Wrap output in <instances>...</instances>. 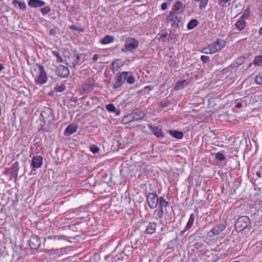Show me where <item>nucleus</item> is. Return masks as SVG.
Returning <instances> with one entry per match:
<instances>
[{
	"label": "nucleus",
	"mask_w": 262,
	"mask_h": 262,
	"mask_svg": "<svg viewBox=\"0 0 262 262\" xmlns=\"http://www.w3.org/2000/svg\"><path fill=\"white\" fill-rule=\"evenodd\" d=\"M139 45V41L135 38L127 37L125 40V45L121 51L123 53L127 52H133L136 50Z\"/></svg>",
	"instance_id": "f257e3e1"
},
{
	"label": "nucleus",
	"mask_w": 262,
	"mask_h": 262,
	"mask_svg": "<svg viewBox=\"0 0 262 262\" xmlns=\"http://www.w3.org/2000/svg\"><path fill=\"white\" fill-rule=\"evenodd\" d=\"M248 15L244 13L240 17L239 20L236 21L235 24V28L239 31L244 30L246 27L245 19L247 18Z\"/></svg>",
	"instance_id": "ddd939ff"
},
{
	"label": "nucleus",
	"mask_w": 262,
	"mask_h": 262,
	"mask_svg": "<svg viewBox=\"0 0 262 262\" xmlns=\"http://www.w3.org/2000/svg\"><path fill=\"white\" fill-rule=\"evenodd\" d=\"M42 158L40 156L33 157L32 160L31 166L35 168H39L42 165Z\"/></svg>",
	"instance_id": "2eb2a0df"
},
{
	"label": "nucleus",
	"mask_w": 262,
	"mask_h": 262,
	"mask_svg": "<svg viewBox=\"0 0 262 262\" xmlns=\"http://www.w3.org/2000/svg\"><path fill=\"white\" fill-rule=\"evenodd\" d=\"M250 223V220L248 216H241L238 217L235 224V228L237 231H241L247 228Z\"/></svg>",
	"instance_id": "7ed1b4c3"
},
{
	"label": "nucleus",
	"mask_w": 262,
	"mask_h": 262,
	"mask_svg": "<svg viewBox=\"0 0 262 262\" xmlns=\"http://www.w3.org/2000/svg\"><path fill=\"white\" fill-rule=\"evenodd\" d=\"M126 74H127L126 72H123L120 74H118L116 76V77H115L116 82L113 86V88L114 89H117V88L120 87L123 85V84L124 83V81L123 79V76Z\"/></svg>",
	"instance_id": "4468645a"
},
{
	"label": "nucleus",
	"mask_w": 262,
	"mask_h": 262,
	"mask_svg": "<svg viewBox=\"0 0 262 262\" xmlns=\"http://www.w3.org/2000/svg\"><path fill=\"white\" fill-rule=\"evenodd\" d=\"M126 81L129 84H133L135 82V78L132 75L130 74L129 76L127 77Z\"/></svg>",
	"instance_id": "37998d69"
},
{
	"label": "nucleus",
	"mask_w": 262,
	"mask_h": 262,
	"mask_svg": "<svg viewBox=\"0 0 262 262\" xmlns=\"http://www.w3.org/2000/svg\"><path fill=\"white\" fill-rule=\"evenodd\" d=\"M253 63L257 67L262 66V55H258L254 57Z\"/></svg>",
	"instance_id": "cd10ccee"
},
{
	"label": "nucleus",
	"mask_w": 262,
	"mask_h": 262,
	"mask_svg": "<svg viewBox=\"0 0 262 262\" xmlns=\"http://www.w3.org/2000/svg\"><path fill=\"white\" fill-rule=\"evenodd\" d=\"M114 40V37L113 36L106 35L104 38L101 40V43L102 45H106L113 42Z\"/></svg>",
	"instance_id": "a878e982"
},
{
	"label": "nucleus",
	"mask_w": 262,
	"mask_h": 262,
	"mask_svg": "<svg viewBox=\"0 0 262 262\" xmlns=\"http://www.w3.org/2000/svg\"><path fill=\"white\" fill-rule=\"evenodd\" d=\"M145 89H148L149 90H152V88L150 86H147L145 88Z\"/></svg>",
	"instance_id": "4d7b16f0"
},
{
	"label": "nucleus",
	"mask_w": 262,
	"mask_h": 262,
	"mask_svg": "<svg viewBox=\"0 0 262 262\" xmlns=\"http://www.w3.org/2000/svg\"><path fill=\"white\" fill-rule=\"evenodd\" d=\"M37 67L39 71V74L36 79L35 82L39 85H42L47 81L48 77L43 66L37 64Z\"/></svg>",
	"instance_id": "423d86ee"
},
{
	"label": "nucleus",
	"mask_w": 262,
	"mask_h": 262,
	"mask_svg": "<svg viewBox=\"0 0 262 262\" xmlns=\"http://www.w3.org/2000/svg\"><path fill=\"white\" fill-rule=\"evenodd\" d=\"M260 9L262 11V0H261V5Z\"/></svg>",
	"instance_id": "e2e57ef3"
},
{
	"label": "nucleus",
	"mask_w": 262,
	"mask_h": 262,
	"mask_svg": "<svg viewBox=\"0 0 262 262\" xmlns=\"http://www.w3.org/2000/svg\"><path fill=\"white\" fill-rule=\"evenodd\" d=\"M123 251L128 257L129 256L133 253V246L126 245L124 248Z\"/></svg>",
	"instance_id": "c85d7f7f"
},
{
	"label": "nucleus",
	"mask_w": 262,
	"mask_h": 262,
	"mask_svg": "<svg viewBox=\"0 0 262 262\" xmlns=\"http://www.w3.org/2000/svg\"><path fill=\"white\" fill-rule=\"evenodd\" d=\"M242 106V104L240 102H238L236 104V107L237 108H241Z\"/></svg>",
	"instance_id": "3c124183"
},
{
	"label": "nucleus",
	"mask_w": 262,
	"mask_h": 262,
	"mask_svg": "<svg viewBox=\"0 0 262 262\" xmlns=\"http://www.w3.org/2000/svg\"><path fill=\"white\" fill-rule=\"evenodd\" d=\"M46 3L42 0H29L28 5L31 8L41 7L45 5Z\"/></svg>",
	"instance_id": "dca6fc26"
},
{
	"label": "nucleus",
	"mask_w": 262,
	"mask_h": 262,
	"mask_svg": "<svg viewBox=\"0 0 262 262\" xmlns=\"http://www.w3.org/2000/svg\"><path fill=\"white\" fill-rule=\"evenodd\" d=\"M77 126L74 124H71L68 125L64 131V134L65 136H69L77 130Z\"/></svg>",
	"instance_id": "f3484780"
},
{
	"label": "nucleus",
	"mask_w": 262,
	"mask_h": 262,
	"mask_svg": "<svg viewBox=\"0 0 262 262\" xmlns=\"http://www.w3.org/2000/svg\"><path fill=\"white\" fill-rule=\"evenodd\" d=\"M245 60V57L243 56H241L238 57L236 60L232 63L230 67L232 68H234L236 67H238V66L242 65Z\"/></svg>",
	"instance_id": "4be33fe9"
},
{
	"label": "nucleus",
	"mask_w": 262,
	"mask_h": 262,
	"mask_svg": "<svg viewBox=\"0 0 262 262\" xmlns=\"http://www.w3.org/2000/svg\"><path fill=\"white\" fill-rule=\"evenodd\" d=\"M130 74L129 73V72H127V74L124 75L123 77V79L124 80V81H125V80H127V77L129 76V75H130Z\"/></svg>",
	"instance_id": "8fccbe9b"
},
{
	"label": "nucleus",
	"mask_w": 262,
	"mask_h": 262,
	"mask_svg": "<svg viewBox=\"0 0 262 262\" xmlns=\"http://www.w3.org/2000/svg\"><path fill=\"white\" fill-rule=\"evenodd\" d=\"M215 158L220 161H223L225 159V156L221 152H217L215 154Z\"/></svg>",
	"instance_id": "58836bf2"
},
{
	"label": "nucleus",
	"mask_w": 262,
	"mask_h": 262,
	"mask_svg": "<svg viewBox=\"0 0 262 262\" xmlns=\"http://www.w3.org/2000/svg\"><path fill=\"white\" fill-rule=\"evenodd\" d=\"M251 65H252V63L250 64L249 67H251Z\"/></svg>",
	"instance_id": "69168bd1"
},
{
	"label": "nucleus",
	"mask_w": 262,
	"mask_h": 262,
	"mask_svg": "<svg viewBox=\"0 0 262 262\" xmlns=\"http://www.w3.org/2000/svg\"><path fill=\"white\" fill-rule=\"evenodd\" d=\"M226 227L225 224H219L214 226L207 234L208 238L210 241L214 239V236L219 235L225 229Z\"/></svg>",
	"instance_id": "39448f33"
},
{
	"label": "nucleus",
	"mask_w": 262,
	"mask_h": 262,
	"mask_svg": "<svg viewBox=\"0 0 262 262\" xmlns=\"http://www.w3.org/2000/svg\"><path fill=\"white\" fill-rule=\"evenodd\" d=\"M55 73L58 76L62 78H66L70 74L69 69L63 65L58 66L56 69Z\"/></svg>",
	"instance_id": "1a4fd4ad"
},
{
	"label": "nucleus",
	"mask_w": 262,
	"mask_h": 262,
	"mask_svg": "<svg viewBox=\"0 0 262 262\" xmlns=\"http://www.w3.org/2000/svg\"><path fill=\"white\" fill-rule=\"evenodd\" d=\"M40 12L43 16L48 14L51 11V8L50 6H47L40 9Z\"/></svg>",
	"instance_id": "2f4dec72"
},
{
	"label": "nucleus",
	"mask_w": 262,
	"mask_h": 262,
	"mask_svg": "<svg viewBox=\"0 0 262 262\" xmlns=\"http://www.w3.org/2000/svg\"><path fill=\"white\" fill-rule=\"evenodd\" d=\"M12 4L15 6H16L17 5H18V8L21 10H25L26 9V5L25 3L23 1L13 0L12 1Z\"/></svg>",
	"instance_id": "393cba45"
},
{
	"label": "nucleus",
	"mask_w": 262,
	"mask_h": 262,
	"mask_svg": "<svg viewBox=\"0 0 262 262\" xmlns=\"http://www.w3.org/2000/svg\"><path fill=\"white\" fill-rule=\"evenodd\" d=\"M55 90L57 92H62L66 90V86L64 84H61L60 85H57Z\"/></svg>",
	"instance_id": "4c0bfd02"
},
{
	"label": "nucleus",
	"mask_w": 262,
	"mask_h": 262,
	"mask_svg": "<svg viewBox=\"0 0 262 262\" xmlns=\"http://www.w3.org/2000/svg\"><path fill=\"white\" fill-rule=\"evenodd\" d=\"M41 116L44 120H47V121H52L54 120V118L53 111L49 107L46 108L41 112Z\"/></svg>",
	"instance_id": "f8f14e48"
},
{
	"label": "nucleus",
	"mask_w": 262,
	"mask_h": 262,
	"mask_svg": "<svg viewBox=\"0 0 262 262\" xmlns=\"http://www.w3.org/2000/svg\"><path fill=\"white\" fill-rule=\"evenodd\" d=\"M161 8L162 10H166L167 8V4L166 3H163L161 5Z\"/></svg>",
	"instance_id": "de8ad7c7"
},
{
	"label": "nucleus",
	"mask_w": 262,
	"mask_h": 262,
	"mask_svg": "<svg viewBox=\"0 0 262 262\" xmlns=\"http://www.w3.org/2000/svg\"><path fill=\"white\" fill-rule=\"evenodd\" d=\"M62 238L60 236H59V235H49L48 236H47V237L46 238H45V241L46 239H62Z\"/></svg>",
	"instance_id": "79ce46f5"
},
{
	"label": "nucleus",
	"mask_w": 262,
	"mask_h": 262,
	"mask_svg": "<svg viewBox=\"0 0 262 262\" xmlns=\"http://www.w3.org/2000/svg\"><path fill=\"white\" fill-rule=\"evenodd\" d=\"M146 200L149 207L151 209L156 208L159 204L160 198H158L156 193H149L146 196Z\"/></svg>",
	"instance_id": "6e6552de"
},
{
	"label": "nucleus",
	"mask_w": 262,
	"mask_h": 262,
	"mask_svg": "<svg viewBox=\"0 0 262 262\" xmlns=\"http://www.w3.org/2000/svg\"><path fill=\"white\" fill-rule=\"evenodd\" d=\"M187 82L186 80H183L178 81L176 85L174 86V89L176 90H179L180 89H182L184 88V84H187Z\"/></svg>",
	"instance_id": "7c9ffc66"
},
{
	"label": "nucleus",
	"mask_w": 262,
	"mask_h": 262,
	"mask_svg": "<svg viewBox=\"0 0 262 262\" xmlns=\"http://www.w3.org/2000/svg\"><path fill=\"white\" fill-rule=\"evenodd\" d=\"M167 23H170L171 27L178 28L179 27L180 23L181 22L182 17L179 16L178 14L169 12L166 17Z\"/></svg>",
	"instance_id": "20e7f679"
},
{
	"label": "nucleus",
	"mask_w": 262,
	"mask_h": 262,
	"mask_svg": "<svg viewBox=\"0 0 262 262\" xmlns=\"http://www.w3.org/2000/svg\"><path fill=\"white\" fill-rule=\"evenodd\" d=\"M230 0H219L218 3L220 6L224 7L225 6L226 4Z\"/></svg>",
	"instance_id": "a18cd8bd"
},
{
	"label": "nucleus",
	"mask_w": 262,
	"mask_h": 262,
	"mask_svg": "<svg viewBox=\"0 0 262 262\" xmlns=\"http://www.w3.org/2000/svg\"><path fill=\"white\" fill-rule=\"evenodd\" d=\"M186 230H187V229H186V228H185V230H184L182 231L181 232V233H180L181 235H183V234L184 233V232H185V231H186Z\"/></svg>",
	"instance_id": "052dcab7"
},
{
	"label": "nucleus",
	"mask_w": 262,
	"mask_h": 262,
	"mask_svg": "<svg viewBox=\"0 0 262 262\" xmlns=\"http://www.w3.org/2000/svg\"><path fill=\"white\" fill-rule=\"evenodd\" d=\"M29 244L31 249L37 250L41 245V241L37 236L33 235L29 240Z\"/></svg>",
	"instance_id": "9b49d317"
},
{
	"label": "nucleus",
	"mask_w": 262,
	"mask_h": 262,
	"mask_svg": "<svg viewBox=\"0 0 262 262\" xmlns=\"http://www.w3.org/2000/svg\"><path fill=\"white\" fill-rule=\"evenodd\" d=\"M178 236H177L175 237V238H174V239H173L172 242H177V241H178Z\"/></svg>",
	"instance_id": "680f3d73"
},
{
	"label": "nucleus",
	"mask_w": 262,
	"mask_h": 262,
	"mask_svg": "<svg viewBox=\"0 0 262 262\" xmlns=\"http://www.w3.org/2000/svg\"><path fill=\"white\" fill-rule=\"evenodd\" d=\"M117 259L119 260H122L125 259H127L128 256L125 253L124 251H123L119 254L116 255Z\"/></svg>",
	"instance_id": "72a5a7b5"
},
{
	"label": "nucleus",
	"mask_w": 262,
	"mask_h": 262,
	"mask_svg": "<svg viewBox=\"0 0 262 262\" xmlns=\"http://www.w3.org/2000/svg\"><path fill=\"white\" fill-rule=\"evenodd\" d=\"M106 109L107 111L111 113H114L116 116H118L120 114V110L117 109L114 104L112 103L108 104L106 105Z\"/></svg>",
	"instance_id": "5701e85b"
},
{
	"label": "nucleus",
	"mask_w": 262,
	"mask_h": 262,
	"mask_svg": "<svg viewBox=\"0 0 262 262\" xmlns=\"http://www.w3.org/2000/svg\"><path fill=\"white\" fill-rule=\"evenodd\" d=\"M169 134L171 135L172 137L178 139H181L183 138L184 136L183 133L180 131L175 130H169Z\"/></svg>",
	"instance_id": "b1692460"
},
{
	"label": "nucleus",
	"mask_w": 262,
	"mask_h": 262,
	"mask_svg": "<svg viewBox=\"0 0 262 262\" xmlns=\"http://www.w3.org/2000/svg\"><path fill=\"white\" fill-rule=\"evenodd\" d=\"M95 81L93 78H88L82 84V90L85 93L91 92L94 86Z\"/></svg>",
	"instance_id": "9d476101"
},
{
	"label": "nucleus",
	"mask_w": 262,
	"mask_h": 262,
	"mask_svg": "<svg viewBox=\"0 0 262 262\" xmlns=\"http://www.w3.org/2000/svg\"><path fill=\"white\" fill-rule=\"evenodd\" d=\"M52 54H53V55L55 56L59 60L60 62H63V60L62 58V57L60 56L59 53L57 51H52Z\"/></svg>",
	"instance_id": "ea45409f"
},
{
	"label": "nucleus",
	"mask_w": 262,
	"mask_h": 262,
	"mask_svg": "<svg viewBox=\"0 0 262 262\" xmlns=\"http://www.w3.org/2000/svg\"><path fill=\"white\" fill-rule=\"evenodd\" d=\"M256 175L258 177H259V178H260V177H261V173H260V171H257V172H256Z\"/></svg>",
	"instance_id": "864d4df0"
},
{
	"label": "nucleus",
	"mask_w": 262,
	"mask_h": 262,
	"mask_svg": "<svg viewBox=\"0 0 262 262\" xmlns=\"http://www.w3.org/2000/svg\"><path fill=\"white\" fill-rule=\"evenodd\" d=\"M161 37L162 38H166L167 37V34L165 33H162Z\"/></svg>",
	"instance_id": "5fc2aeb1"
},
{
	"label": "nucleus",
	"mask_w": 262,
	"mask_h": 262,
	"mask_svg": "<svg viewBox=\"0 0 262 262\" xmlns=\"http://www.w3.org/2000/svg\"><path fill=\"white\" fill-rule=\"evenodd\" d=\"M183 5V4L181 2H176L173 5L171 11L169 12L179 14L180 12H178V11L182 7Z\"/></svg>",
	"instance_id": "412c9836"
},
{
	"label": "nucleus",
	"mask_w": 262,
	"mask_h": 262,
	"mask_svg": "<svg viewBox=\"0 0 262 262\" xmlns=\"http://www.w3.org/2000/svg\"><path fill=\"white\" fill-rule=\"evenodd\" d=\"M194 221V214H191L190 215L189 220H188V222L187 223V225L186 226V229H190L192 227V225L193 224Z\"/></svg>",
	"instance_id": "c756f323"
},
{
	"label": "nucleus",
	"mask_w": 262,
	"mask_h": 262,
	"mask_svg": "<svg viewBox=\"0 0 262 262\" xmlns=\"http://www.w3.org/2000/svg\"><path fill=\"white\" fill-rule=\"evenodd\" d=\"M15 164H17V165H18V163H17V162H16V163H15L14 164V165H15Z\"/></svg>",
	"instance_id": "0e129e2a"
},
{
	"label": "nucleus",
	"mask_w": 262,
	"mask_h": 262,
	"mask_svg": "<svg viewBox=\"0 0 262 262\" xmlns=\"http://www.w3.org/2000/svg\"><path fill=\"white\" fill-rule=\"evenodd\" d=\"M55 30L54 29H51L50 31V35H55Z\"/></svg>",
	"instance_id": "603ef678"
},
{
	"label": "nucleus",
	"mask_w": 262,
	"mask_h": 262,
	"mask_svg": "<svg viewBox=\"0 0 262 262\" xmlns=\"http://www.w3.org/2000/svg\"><path fill=\"white\" fill-rule=\"evenodd\" d=\"M199 24V21L197 19H191L187 24V28L188 30H192L196 27Z\"/></svg>",
	"instance_id": "bb28decb"
},
{
	"label": "nucleus",
	"mask_w": 262,
	"mask_h": 262,
	"mask_svg": "<svg viewBox=\"0 0 262 262\" xmlns=\"http://www.w3.org/2000/svg\"><path fill=\"white\" fill-rule=\"evenodd\" d=\"M211 48H210V45H209L206 48H203L201 52L206 54H213V52H211Z\"/></svg>",
	"instance_id": "c9c22d12"
},
{
	"label": "nucleus",
	"mask_w": 262,
	"mask_h": 262,
	"mask_svg": "<svg viewBox=\"0 0 262 262\" xmlns=\"http://www.w3.org/2000/svg\"><path fill=\"white\" fill-rule=\"evenodd\" d=\"M258 34L261 35H262V27L259 29L258 31Z\"/></svg>",
	"instance_id": "6e6d98bb"
},
{
	"label": "nucleus",
	"mask_w": 262,
	"mask_h": 262,
	"mask_svg": "<svg viewBox=\"0 0 262 262\" xmlns=\"http://www.w3.org/2000/svg\"><path fill=\"white\" fill-rule=\"evenodd\" d=\"M99 56L98 54H95L93 55V63H95L98 60V59L99 58Z\"/></svg>",
	"instance_id": "49530a36"
},
{
	"label": "nucleus",
	"mask_w": 262,
	"mask_h": 262,
	"mask_svg": "<svg viewBox=\"0 0 262 262\" xmlns=\"http://www.w3.org/2000/svg\"><path fill=\"white\" fill-rule=\"evenodd\" d=\"M226 42L221 39H217L216 41L210 44V48H211V52L215 53L218 51H221L226 46Z\"/></svg>",
	"instance_id": "0eeeda50"
},
{
	"label": "nucleus",
	"mask_w": 262,
	"mask_h": 262,
	"mask_svg": "<svg viewBox=\"0 0 262 262\" xmlns=\"http://www.w3.org/2000/svg\"><path fill=\"white\" fill-rule=\"evenodd\" d=\"M90 150L93 153V154H96L98 152L99 150V148L98 146L93 145L90 146Z\"/></svg>",
	"instance_id": "a19ab883"
},
{
	"label": "nucleus",
	"mask_w": 262,
	"mask_h": 262,
	"mask_svg": "<svg viewBox=\"0 0 262 262\" xmlns=\"http://www.w3.org/2000/svg\"><path fill=\"white\" fill-rule=\"evenodd\" d=\"M208 1L209 0H195V1L200 3L199 7L200 9H203L206 7L208 4Z\"/></svg>",
	"instance_id": "473e14b6"
},
{
	"label": "nucleus",
	"mask_w": 262,
	"mask_h": 262,
	"mask_svg": "<svg viewBox=\"0 0 262 262\" xmlns=\"http://www.w3.org/2000/svg\"><path fill=\"white\" fill-rule=\"evenodd\" d=\"M149 128L151 130L153 134L159 138H164V135L162 133V129L157 126H150Z\"/></svg>",
	"instance_id": "6ab92c4d"
},
{
	"label": "nucleus",
	"mask_w": 262,
	"mask_h": 262,
	"mask_svg": "<svg viewBox=\"0 0 262 262\" xmlns=\"http://www.w3.org/2000/svg\"><path fill=\"white\" fill-rule=\"evenodd\" d=\"M132 114V116L134 120H140L143 119L145 114V113L140 110H136Z\"/></svg>",
	"instance_id": "aec40b11"
},
{
	"label": "nucleus",
	"mask_w": 262,
	"mask_h": 262,
	"mask_svg": "<svg viewBox=\"0 0 262 262\" xmlns=\"http://www.w3.org/2000/svg\"><path fill=\"white\" fill-rule=\"evenodd\" d=\"M79 59H80V56H79V55H77L76 56V60L73 62L74 67L75 66L76 64H77V63H78V62L79 60Z\"/></svg>",
	"instance_id": "09e8293b"
},
{
	"label": "nucleus",
	"mask_w": 262,
	"mask_h": 262,
	"mask_svg": "<svg viewBox=\"0 0 262 262\" xmlns=\"http://www.w3.org/2000/svg\"><path fill=\"white\" fill-rule=\"evenodd\" d=\"M157 228V224L155 222H150L146 227L145 233L148 234H152L155 233Z\"/></svg>",
	"instance_id": "a211bd4d"
},
{
	"label": "nucleus",
	"mask_w": 262,
	"mask_h": 262,
	"mask_svg": "<svg viewBox=\"0 0 262 262\" xmlns=\"http://www.w3.org/2000/svg\"><path fill=\"white\" fill-rule=\"evenodd\" d=\"M122 120L125 123H128V122L134 120L133 116H132V114H128V115H126V116L124 117Z\"/></svg>",
	"instance_id": "f704fd0d"
},
{
	"label": "nucleus",
	"mask_w": 262,
	"mask_h": 262,
	"mask_svg": "<svg viewBox=\"0 0 262 262\" xmlns=\"http://www.w3.org/2000/svg\"><path fill=\"white\" fill-rule=\"evenodd\" d=\"M4 69L3 66L0 63V72Z\"/></svg>",
	"instance_id": "bf43d9fd"
},
{
	"label": "nucleus",
	"mask_w": 262,
	"mask_h": 262,
	"mask_svg": "<svg viewBox=\"0 0 262 262\" xmlns=\"http://www.w3.org/2000/svg\"><path fill=\"white\" fill-rule=\"evenodd\" d=\"M209 57L208 56L202 55L201 56V59L203 63H206L209 60Z\"/></svg>",
	"instance_id": "c03bdc74"
},
{
	"label": "nucleus",
	"mask_w": 262,
	"mask_h": 262,
	"mask_svg": "<svg viewBox=\"0 0 262 262\" xmlns=\"http://www.w3.org/2000/svg\"><path fill=\"white\" fill-rule=\"evenodd\" d=\"M255 82L257 84H262V73H259L255 78Z\"/></svg>",
	"instance_id": "e433bc0d"
},
{
	"label": "nucleus",
	"mask_w": 262,
	"mask_h": 262,
	"mask_svg": "<svg viewBox=\"0 0 262 262\" xmlns=\"http://www.w3.org/2000/svg\"><path fill=\"white\" fill-rule=\"evenodd\" d=\"M71 28L73 30H76V27L75 26H72L71 27Z\"/></svg>",
	"instance_id": "13d9d810"
},
{
	"label": "nucleus",
	"mask_w": 262,
	"mask_h": 262,
	"mask_svg": "<svg viewBox=\"0 0 262 262\" xmlns=\"http://www.w3.org/2000/svg\"><path fill=\"white\" fill-rule=\"evenodd\" d=\"M168 205V202L166 201L163 196H161L159 200V206L155 210L154 213V217L157 220L163 218L164 211Z\"/></svg>",
	"instance_id": "f03ea898"
}]
</instances>
